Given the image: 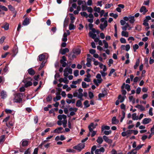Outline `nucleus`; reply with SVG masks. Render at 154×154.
<instances>
[{
    "mask_svg": "<svg viewBox=\"0 0 154 154\" xmlns=\"http://www.w3.org/2000/svg\"><path fill=\"white\" fill-rule=\"evenodd\" d=\"M135 107L139 109L141 111L145 110V108L142 105L138 104Z\"/></svg>",
    "mask_w": 154,
    "mask_h": 154,
    "instance_id": "aec40b11",
    "label": "nucleus"
},
{
    "mask_svg": "<svg viewBox=\"0 0 154 154\" xmlns=\"http://www.w3.org/2000/svg\"><path fill=\"white\" fill-rule=\"evenodd\" d=\"M122 116L121 118V120L120 121L121 122H122V121H123V119H124V118H125V112L124 111H122Z\"/></svg>",
    "mask_w": 154,
    "mask_h": 154,
    "instance_id": "e2e57ef3",
    "label": "nucleus"
},
{
    "mask_svg": "<svg viewBox=\"0 0 154 154\" xmlns=\"http://www.w3.org/2000/svg\"><path fill=\"white\" fill-rule=\"evenodd\" d=\"M103 42L104 45V47L106 48H108V44L106 42V40H104L103 41Z\"/></svg>",
    "mask_w": 154,
    "mask_h": 154,
    "instance_id": "a18cd8bd",
    "label": "nucleus"
},
{
    "mask_svg": "<svg viewBox=\"0 0 154 154\" xmlns=\"http://www.w3.org/2000/svg\"><path fill=\"white\" fill-rule=\"evenodd\" d=\"M28 71L29 74L31 75H33L35 73L34 71L32 68L29 69Z\"/></svg>",
    "mask_w": 154,
    "mask_h": 154,
    "instance_id": "a878e982",
    "label": "nucleus"
},
{
    "mask_svg": "<svg viewBox=\"0 0 154 154\" xmlns=\"http://www.w3.org/2000/svg\"><path fill=\"white\" fill-rule=\"evenodd\" d=\"M140 62V59H138L136 60L135 64L134 66V69H137V67L139 65Z\"/></svg>",
    "mask_w": 154,
    "mask_h": 154,
    "instance_id": "cd10ccee",
    "label": "nucleus"
},
{
    "mask_svg": "<svg viewBox=\"0 0 154 154\" xmlns=\"http://www.w3.org/2000/svg\"><path fill=\"white\" fill-rule=\"evenodd\" d=\"M5 135H2L0 137V143L3 142L5 140Z\"/></svg>",
    "mask_w": 154,
    "mask_h": 154,
    "instance_id": "4d7b16f0",
    "label": "nucleus"
},
{
    "mask_svg": "<svg viewBox=\"0 0 154 154\" xmlns=\"http://www.w3.org/2000/svg\"><path fill=\"white\" fill-rule=\"evenodd\" d=\"M74 75L75 76L77 77V76L79 75V71L78 70H76L74 71Z\"/></svg>",
    "mask_w": 154,
    "mask_h": 154,
    "instance_id": "052dcab7",
    "label": "nucleus"
},
{
    "mask_svg": "<svg viewBox=\"0 0 154 154\" xmlns=\"http://www.w3.org/2000/svg\"><path fill=\"white\" fill-rule=\"evenodd\" d=\"M67 35L66 34V33H64L63 35V38H62V41L64 42H66L67 40Z\"/></svg>",
    "mask_w": 154,
    "mask_h": 154,
    "instance_id": "bb28decb",
    "label": "nucleus"
},
{
    "mask_svg": "<svg viewBox=\"0 0 154 154\" xmlns=\"http://www.w3.org/2000/svg\"><path fill=\"white\" fill-rule=\"evenodd\" d=\"M30 148H29L26 151H25L24 154H30Z\"/></svg>",
    "mask_w": 154,
    "mask_h": 154,
    "instance_id": "0e129e2a",
    "label": "nucleus"
},
{
    "mask_svg": "<svg viewBox=\"0 0 154 154\" xmlns=\"http://www.w3.org/2000/svg\"><path fill=\"white\" fill-rule=\"evenodd\" d=\"M64 76L65 77H67L69 74L72 73V69L69 67L66 68L64 71Z\"/></svg>",
    "mask_w": 154,
    "mask_h": 154,
    "instance_id": "20e7f679",
    "label": "nucleus"
},
{
    "mask_svg": "<svg viewBox=\"0 0 154 154\" xmlns=\"http://www.w3.org/2000/svg\"><path fill=\"white\" fill-rule=\"evenodd\" d=\"M111 131L110 130L109 131H105L104 132V133L106 135H109L111 133Z\"/></svg>",
    "mask_w": 154,
    "mask_h": 154,
    "instance_id": "774afa93",
    "label": "nucleus"
},
{
    "mask_svg": "<svg viewBox=\"0 0 154 154\" xmlns=\"http://www.w3.org/2000/svg\"><path fill=\"white\" fill-rule=\"evenodd\" d=\"M106 95V93H100L98 94V97L99 99L101 98L104 97L105 95Z\"/></svg>",
    "mask_w": 154,
    "mask_h": 154,
    "instance_id": "37998d69",
    "label": "nucleus"
},
{
    "mask_svg": "<svg viewBox=\"0 0 154 154\" xmlns=\"http://www.w3.org/2000/svg\"><path fill=\"white\" fill-rule=\"evenodd\" d=\"M129 20L130 23H134L135 21V20L134 19V16H131V15H130L129 16Z\"/></svg>",
    "mask_w": 154,
    "mask_h": 154,
    "instance_id": "412c9836",
    "label": "nucleus"
},
{
    "mask_svg": "<svg viewBox=\"0 0 154 154\" xmlns=\"http://www.w3.org/2000/svg\"><path fill=\"white\" fill-rule=\"evenodd\" d=\"M39 60L40 61H42L45 58V55L43 54H41L38 56Z\"/></svg>",
    "mask_w": 154,
    "mask_h": 154,
    "instance_id": "473e14b6",
    "label": "nucleus"
},
{
    "mask_svg": "<svg viewBox=\"0 0 154 154\" xmlns=\"http://www.w3.org/2000/svg\"><path fill=\"white\" fill-rule=\"evenodd\" d=\"M74 53L76 55L79 54L81 53V50L79 49H75L74 50Z\"/></svg>",
    "mask_w": 154,
    "mask_h": 154,
    "instance_id": "79ce46f5",
    "label": "nucleus"
},
{
    "mask_svg": "<svg viewBox=\"0 0 154 154\" xmlns=\"http://www.w3.org/2000/svg\"><path fill=\"white\" fill-rule=\"evenodd\" d=\"M112 123L113 124H116L118 123V121L116 119V117H113L112 120Z\"/></svg>",
    "mask_w": 154,
    "mask_h": 154,
    "instance_id": "c756f323",
    "label": "nucleus"
},
{
    "mask_svg": "<svg viewBox=\"0 0 154 154\" xmlns=\"http://www.w3.org/2000/svg\"><path fill=\"white\" fill-rule=\"evenodd\" d=\"M120 41L122 43H126V39L123 38H120Z\"/></svg>",
    "mask_w": 154,
    "mask_h": 154,
    "instance_id": "338daca9",
    "label": "nucleus"
},
{
    "mask_svg": "<svg viewBox=\"0 0 154 154\" xmlns=\"http://www.w3.org/2000/svg\"><path fill=\"white\" fill-rule=\"evenodd\" d=\"M69 52V50L67 48H65L63 49H61L60 51V52L62 55L65 54L66 53Z\"/></svg>",
    "mask_w": 154,
    "mask_h": 154,
    "instance_id": "a211bd4d",
    "label": "nucleus"
},
{
    "mask_svg": "<svg viewBox=\"0 0 154 154\" xmlns=\"http://www.w3.org/2000/svg\"><path fill=\"white\" fill-rule=\"evenodd\" d=\"M152 121V119L150 118H145L143 119L142 123L146 125L148 124Z\"/></svg>",
    "mask_w": 154,
    "mask_h": 154,
    "instance_id": "4468645a",
    "label": "nucleus"
},
{
    "mask_svg": "<svg viewBox=\"0 0 154 154\" xmlns=\"http://www.w3.org/2000/svg\"><path fill=\"white\" fill-rule=\"evenodd\" d=\"M61 98L60 96H56V97L53 98V100L54 102H57V101L60 100Z\"/></svg>",
    "mask_w": 154,
    "mask_h": 154,
    "instance_id": "c9c22d12",
    "label": "nucleus"
},
{
    "mask_svg": "<svg viewBox=\"0 0 154 154\" xmlns=\"http://www.w3.org/2000/svg\"><path fill=\"white\" fill-rule=\"evenodd\" d=\"M64 132V129L62 127H60L55 129L53 132L55 133L59 134Z\"/></svg>",
    "mask_w": 154,
    "mask_h": 154,
    "instance_id": "6e6552de",
    "label": "nucleus"
},
{
    "mask_svg": "<svg viewBox=\"0 0 154 154\" xmlns=\"http://www.w3.org/2000/svg\"><path fill=\"white\" fill-rule=\"evenodd\" d=\"M107 20H106L103 23H101L100 24V28L102 30H103L107 26Z\"/></svg>",
    "mask_w": 154,
    "mask_h": 154,
    "instance_id": "9d476101",
    "label": "nucleus"
},
{
    "mask_svg": "<svg viewBox=\"0 0 154 154\" xmlns=\"http://www.w3.org/2000/svg\"><path fill=\"white\" fill-rule=\"evenodd\" d=\"M82 81L81 79H79L75 81H73L72 82V83L73 84L76 85L77 84L80 83V82Z\"/></svg>",
    "mask_w": 154,
    "mask_h": 154,
    "instance_id": "f704fd0d",
    "label": "nucleus"
},
{
    "mask_svg": "<svg viewBox=\"0 0 154 154\" xmlns=\"http://www.w3.org/2000/svg\"><path fill=\"white\" fill-rule=\"evenodd\" d=\"M103 141V140L101 137L99 136L98 137L97 139V142L99 144H101L102 143Z\"/></svg>",
    "mask_w": 154,
    "mask_h": 154,
    "instance_id": "5701e85b",
    "label": "nucleus"
},
{
    "mask_svg": "<svg viewBox=\"0 0 154 154\" xmlns=\"http://www.w3.org/2000/svg\"><path fill=\"white\" fill-rule=\"evenodd\" d=\"M121 35L122 36L126 37H128L129 36L128 32L125 31H122L121 32Z\"/></svg>",
    "mask_w": 154,
    "mask_h": 154,
    "instance_id": "b1692460",
    "label": "nucleus"
},
{
    "mask_svg": "<svg viewBox=\"0 0 154 154\" xmlns=\"http://www.w3.org/2000/svg\"><path fill=\"white\" fill-rule=\"evenodd\" d=\"M52 99V97L51 95H49L46 98V101L47 102L51 101Z\"/></svg>",
    "mask_w": 154,
    "mask_h": 154,
    "instance_id": "49530a36",
    "label": "nucleus"
},
{
    "mask_svg": "<svg viewBox=\"0 0 154 154\" xmlns=\"http://www.w3.org/2000/svg\"><path fill=\"white\" fill-rule=\"evenodd\" d=\"M80 14L83 17H85L86 18H87L88 17V14L85 12H81L80 13Z\"/></svg>",
    "mask_w": 154,
    "mask_h": 154,
    "instance_id": "a19ab883",
    "label": "nucleus"
},
{
    "mask_svg": "<svg viewBox=\"0 0 154 154\" xmlns=\"http://www.w3.org/2000/svg\"><path fill=\"white\" fill-rule=\"evenodd\" d=\"M83 89L81 88L76 90L73 94V97H77L81 100H82V98L83 96Z\"/></svg>",
    "mask_w": 154,
    "mask_h": 154,
    "instance_id": "f257e3e1",
    "label": "nucleus"
},
{
    "mask_svg": "<svg viewBox=\"0 0 154 154\" xmlns=\"http://www.w3.org/2000/svg\"><path fill=\"white\" fill-rule=\"evenodd\" d=\"M88 95L90 99L93 98L94 97L93 93L91 91H89L88 92Z\"/></svg>",
    "mask_w": 154,
    "mask_h": 154,
    "instance_id": "09e8293b",
    "label": "nucleus"
},
{
    "mask_svg": "<svg viewBox=\"0 0 154 154\" xmlns=\"http://www.w3.org/2000/svg\"><path fill=\"white\" fill-rule=\"evenodd\" d=\"M105 150L104 148L101 147L99 149H96L95 151V154H100L101 152H104Z\"/></svg>",
    "mask_w": 154,
    "mask_h": 154,
    "instance_id": "9b49d317",
    "label": "nucleus"
},
{
    "mask_svg": "<svg viewBox=\"0 0 154 154\" xmlns=\"http://www.w3.org/2000/svg\"><path fill=\"white\" fill-rule=\"evenodd\" d=\"M66 61V57L64 56H63L62 57V59L60 61V63L62 64V66L63 67H65L67 64L65 61Z\"/></svg>",
    "mask_w": 154,
    "mask_h": 154,
    "instance_id": "1a4fd4ad",
    "label": "nucleus"
},
{
    "mask_svg": "<svg viewBox=\"0 0 154 154\" xmlns=\"http://www.w3.org/2000/svg\"><path fill=\"white\" fill-rule=\"evenodd\" d=\"M139 48V46L137 44H135L133 46V50L134 52H135L136 50Z\"/></svg>",
    "mask_w": 154,
    "mask_h": 154,
    "instance_id": "8fccbe9b",
    "label": "nucleus"
},
{
    "mask_svg": "<svg viewBox=\"0 0 154 154\" xmlns=\"http://www.w3.org/2000/svg\"><path fill=\"white\" fill-rule=\"evenodd\" d=\"M84 104L85 106V107L87 108L89 107L90 105L89 103V101L88 100H85L84 103Z\"/></svg>",
    "mask_w": 154,
    "mask_h": 154,
    "instance_id": "58836bf2",
    "label": "nucleus"
},
{
    "mask_svg": "<svg viewBox=\"0 0 154 154\" xmlns=\"http://www.w3.org/2000/svg\"><path fill=\"white\" fill-rule=\"evenodd\" d=\"M128 27H129V24L128 23H126V25L122 27V29L123 30V31H125Z\"/></svg>",
    "mask_w": 154,
    "mask_h": 154,
    "instance_id": "4c0bfd02",
    "label": "nucleus"
},
{
    "mask_svg": "<svg viewBox=\"0 0 154 154\" xmlns=\"http://www.w3.org/2000/svg\"><path fill=\"white\" fill-rule=\"evenodd\" d=\"M93 61H94V64L95 66H97L100 64V63L96 60L94 58H93Z\"/></svg>",
    "mask_w": 154,
    "mask_h": 154,
    "instance_id": "13d9d810",
    "label": "nucleus"
},
{
    "mask_svg": "<svg viewBox=\"0 0 154 154\" xmlns=\"http://www.w3.org/2000/svg\"><path fill=\"white\" fill-rule=\"evenodd\" d=\"M132 119L133 120H137L138 119V116H136V113H134L132 115Z\"/></svg>",
    "mask_w": 154,
    "mask_h": 154,
    "instance_id": "e433bc0d",
    "label": "nucleus"
},
{
    "mask_svg": "<svg viewBox=\"0 0 154 154\" xmlns=\"http://www.w3.org/2000/svg\"><path fill=\"white\" fill-rule=\"evenodd\" d=\"M68 23V20L66 19H65L64 20V23H63V26L65 27L67 26Z\"/></svg>",
    "mask_w": 154,
    "mask_h": 154,
    "instance_id": "5fc2aeb1",
    "label": "nucleus"
},
{
    "mask_svg": "<svg viewBox=\"0 0 154 154\" xmlns=\"http://www.w3.org/2000/svg\"><path fill=\"white\" fill-rule=\"evenodd\" d=\"M89 36L92 38L93 39L94 38L96 37V35L93 33L91 32H90L89 33Z\"/></svg>",
    "mask_w": 154,
    "mask_h": 154,
    "instance_id": "7c9ffc66",
    "label": "nucleus"
},
{
    "mask_svg": "<svg viewBox=\"0 0 154 154\" xmlns=\"http://www.w3.org/2000/svg\"><path fill=\"white\" fill-rule=\"evenodd\" d=\"M87 10L88 12L91 13L93 11V10L90 7H87Z\"/></svg>",
    "mask_w": 154,
    "mask_h": 154,
    "instance_id": "864d4df0",
    "label": "nucleus"
},
{
    "mask_svg": "<svg viewBox=\"0 0 154 154\" xmlns=\"http://www.w3.org/2000/svg\"><path fill=\"white\" fill-rule=\"evenodd\" d=\"M0 94L1 98L3 99H5L7 97L6 92L4 90L2 91L1 92Z\"/></svg>",
    "mask_w": 154,
    "mask_h": 154,
    "instance_id": "6ab92c4d",
    "label": "nucleus"
},
{
    "mask_svg": "<svg viewBox=\"0 0 154 154\" xmlns=\"http://www.w3.org/2000/svg\"><path fill=\"white\" fill-rule=\"evenodd\" d=\"M57 118L59 120H62V124L64 128H66V126L67 121L66 119V115L63 114L59 115L57 116Z\"/></svg>",
    "mask_w": 154,
    "mask_h": 154,
    "instance_id": "7ed1b4c3",
    "label": "nucleus"
},
{
    "mask_svg": "<svg viewBox=\"0 0 154 154\" xmlns=\"http://www.w3.org/2000/svg\"><path fill=\"white\" fill-rule=\"evenodd\" d=\"M82 86L83 88H87L88 85H87L86 83L85 82H82Z\"/></svg>",
    "mask_w": 154,
    "mask_h": 154,
    "instance_id": "69168bd1",
    "label": "nucleus"
},
{
    "mask_svg": "<svg viewBox=\"0 0 154 154\" xmlns=\"http://www.w3.org/2000/svg\"><path fill=\"white\" fill-rule=\"evenodd\" d=\"M137 152L135 149H133L131 152H128L127 154H137Z\"/></svg>",
    "mask_w": 154,
    "mask_h": 154,
    "instance_id": "bf43d9fd",
    "label": "nucleus"
},
{
    "mask_svg": "<svg viewBox=\"0 0 154 154\" xmlns=\"http://www.w3.org/2000/svg\"><path fill=\"white\" fill-rule=\"evenodd\" d=\"M129 99L130 101L132 102L133 104L135 103V99L133 96H130L129 97Z\"/></svg>",
    "mask_w": 154,
    "mask_h": 154,
    "instance_id": "72a5a7b5",
    "label": "nucleus"
},
{
    "mask_svg": "<svg viewBox=\"0 0 154 154\" xmlns=\"http://www.w3.org/2000/svg\"><path fill=\"white\" fill-rule=\"evenodd\" d=\"M148 10L145 6H142L140 9V12L142 13L143 14H145L148 11Z\"/></svg>",
    "mask_w": 154,
    "mask_h": 154,
    "instance_id": "f3484780",
    "label": "nucleus"
},
{
    "mask_svg": "<svg viewBox=\"0 0 154 154\" xmlns=\"http://www.w3.org/2000/svg\"><path fill=\"white\" fill-rule=\"evenodd\" d=\"M9 24L7 23H6L5 25L2 26V27L5 30H8L9 29Z\"/></svg>",
    "mask_w": 154,
    "mask_h": 154,
    "instance_id": "ea45409f",
    "label": "nucleus"
},
{
    "mask_svg": "<svg viewBox=\"0 0 154 154\" xmlns=\"http://www.w3.org/2000/svg\"><path fill=\"white\" fill-rule=\"evenodd\" d=\"M82 103L81 100H79L77 101L76 103V106L78 107H82Z\"/></svg>",
    "mask_w": 154,
    "mask_h": 154,
    "instance_id": "2f4dec72",
    "label": "nucleus"
},
{
    "mask_svg": "<svg viewBox=\"0 0 154 154\" xmlns=\"http://www.w3.org/2000/svg\"><path fill=\"white\" fill-rule=\"evenodd\" d=\"M94 11L98 13H100V8L99 7H95L94 8Z\"/></svg>",
    "mask_w": 154,
    "mask_h": 154,
    "instance_id": "de8ad7c7",
    "label": "nucleus"
},
{
    "mask_svg": "<svg viewBox=\"0 0 154 154\" xmlns=\"http://www.w3.org/2000/svg\"><path fill=\"white\" fill-rule=\"evenodd\" d=\"M25 78L24 77V79L23 81V82L25 83L24 87H28L31 86L32 85V83L31 82L32 79L30 78H28L29 81H28L25 79Z\"/></svg>",
    "mask_w": 154,
    "mask_h": 154,
    "instance_id": "39448f33",
    "label": "nucleus"
},
{
    "mask_svg": "<svg viewBox=\"0 0 154 154\" xmlns=\"http://www.w3.org/2000/svg\"><path fill=\"white\" fill-rule=\"evenodd\" d=\"M97 125V123H91L88 126V128L89 131L90 132H92L93 130L95 128Z\"/></svg>",
    "mask_w": 154,
    "mask_h": 154,
    "instance_id": "0eeeda50",
    "label": "nucleus"
},
{
    "mask_svg": "<svg viewBox=\"0 0 154 154\" xmlns=\"http://www.w3.org/2000/svg\"><path fill=\"white\" fill-rule=\"evenodd\" d=\"M84 145L81 144L79 143L76 146H75L73 147V148L79 151H81L82 149L84 147Z\"/></svg>",
    "mask_w": 154,
    "mask_h": 154,
    "instance_id": "423d86ee",
    "label": "nucleus"
},
{
    "mask_svg": "<svg viewBox=\"0 0 154 154\" xmlns=\"http://www.w3.org/2000/svg\"><path fill=\"white\" fill-rule=\"evenodd\" d=\"M125 87V89L127 90V91H130V86L128 84H125V83H124L123 85H122L121 88L122 89H124V88Z\"/></svg>",
    "mask_w": 154,
    "mask_h": 154,
    "instance_id": "2eb2a0df",
    "label": "nucleus"
},
{
    "mask_svg": "<svg viewBox=\"0 0 154 154\" xmlns=\"http://www.w3.org/2000/svg\"><path fill=\"white\" fill-rule=\"evenodd\" d=\"M103 138L105 142L109 144H111L112 142V140L109 139L108 137L105 135L103 136Z\"/></svg>",
    "mask_w": 154,
    "mask_h": 154,
    "instance_id": "ddd939ff",
    "label": "nucleus"
},
{
    "mask_svg": "<svg viewBox=\"0 0 154 154\" xmlns=\"http://www.w3.org/2000/svg\"><path fill=\"white\" fill-rule=\"evenodd\" d=\"M29 141L26 139H23L21 142L20 144L23 146H28L29 143Z\"/></svg>",
    "mask_w": 154,
    "mask_h": 154,
    "instance_id": "f8f14e48",
    "label": "nucleus"
},
{
    "mask_svg": "<svg viewBox=\"0 0 154 154\" xmlns=\"http://www.w3.org/2000/svg\"><path fill=\"white\" fill-rule=\"evenodd\" d=\"M125 96L122 97L121 95H119L118 97V99L119 100L120 102L122 103L125 100Z\"/></svg>",
    "mask_w": 154,
    "mask_h": 154,
    "instance_id": "c85d7f7f",
    "label": "nucleus"
},
{
    "mask_svg": "<svg viewBox=\"0 0 154 154\" xmlns=\"http://www.w3.org/2000/svg\"><path fill=\"white\" fill-rule=\"evenodd\" d=\"M103 81V79H94L93 82L94 84L98 86Z\"/></svg>",
    "mask_w": 154,
    "mask_h": 154,
    "instance_id": "dca6fc26",
    "label": "nucleus"
},
{
    "mask_svg": "<svg viewBox=\"0 0 154 154\" xmlns=\"http://www.w3.org/2000/svg\"><path fill=\"white\" fill-rule=\"evenodd\" d=\"M109 16L116 18L118 17V15L117 14H114L113 13H112L109 14Z\"/></svg>",
    "mask_w": 154,
    "mask_h": 154,
    "instance_id": "6e6d98bb",
    "label": "nucleus"
},
{
    "mask_svg": "<svg viewBox=\"0 0 154 154\" xmlns=\"http://www.w3.org/2000/svg\"><path fill=\"white\" fill-rule=\"evenodd\" d=\"M29 23V19L26 17L24 20L23 24V25L26 26L28 25Z\"/></svg>",
    "mask_w": 154,
    "mask_h": 154,
    "instance_id": "4be33fe9",
    "label": "nucleus"
},
{
    "mask_svg": "<svg viewBox=\"0 0 154 154\" xmlns=\"http://www.w3.org/2000/svg\"><path fill=\"white\" fill-rule=\"evenodd\" d=\"M110 128L109 126L107 125H103L101 127V131H103L105 130H109Z\"/></svg>",
    "mask_w": 154,
    "mask_h": 154,
    "instance_id": "393cba45",
    "label": "nucleus"
},
{
    "mask_svg": "<svg viewBox=\"0 0 154 154\" xmlns=\"http://www.w3.org/2000/svg\"><path fill=\"white\" fill-rule=\"evenodd\" d=\"M0 8L5 11H8V9L5 6L0 5Z\"/></svg>",
    "mask_w": 154,
    "mask_h": 154,
    "instance_id": "680f3d73",
    "label": "nucleus"
},
{
    "mask_svg": "<svg viewBox=\"0 0 154 154\" xmlns=\"http://www.w3.org/2000/svg\"><path fill=\"white\" fill-rule=\"evenodd\" d=\"M78 110V109L76 108L70 107L69 109V110L70 111H72L76 112Z\"/></svg>",
    "mask_w": 154,
    "mask_h": 154,
    "instance_id": "603ef678",
    "label": "nucleus"
},
{
    "mask_svg": "<svg viewBox=\"0 0 154 154\" xmlns=\"http://www.w3.org/2000/svg\"><path fill=\"white\" fill-rule=\"evenodd\" d=\"M75 26L72 23H70L69 26V29L70 30H73L75 29Z\"/></svg>",
    "mask_w": 154,
    "mask_h": 154,
    "instance_id": "c03bdc74",
    "label": "nucleus"
},
{
    "mask_svg": "<svg viewBox=\"0 0 154 154\" xmlns=\"http://www.w3.org/2000/svg\"><path fill=\"white\" fill-rule=\"evenodd\" d=\"M8 7L9 10L12 11L14 12L15 9L11 5H9L8 6Z\"/></svg>",
    "mask_w": 154,
    "mask_h": 154,
    "instance_id": "3c124183",
    "label": "nucleus"
},
{
    "mask_svg": "<svg viewBox=\"0 0 154 154\" xmlns=\"http://www.w3.org/2000/svg\"><path fill=\"white\" fill-rule=\"evenodd\" d=\"M23 94L22 93H17L14 95V98L13 99L14 103H20L22 101Z\"/></svg>",
    "mask_w": 154,
    "mask_h": 154,
    "instance_id": "f03ea898",
    "label": "nucleus"
}]
</instances>
